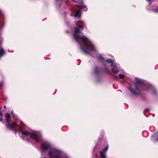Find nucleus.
<instances>
[{
	"label": "nucleus",
	"instance_id": "obj_1",
	"mask_svg": "<svg viewBox=\"0 0 158 158\" xmlns=\"http://www.w3.org/2000/svg\"><path fill=\"white\" fill-rule=\"evenodd\" d=\"M83 24L82 21L77 22L76 26L74 28L73 37L75 40L80 44V48L83 52L89 54V51H96V49L92 42L87 38L84 35H79L81 31L84 29Z\"/></svg>",
	"mask_w": 158,
	"mask_h": 158
},
{
	"label": "nucleus",
	"instance_id": "obj_2",
	"mask_svg": "<svg viewBox=\"0 0 158 158\" xmlns=\"http://www.w3.org/2000/svg\"><path fill=\"white\" fill-rule=\"evenodd\" d=\"M135 89H134L131 87L128 88L129 91L135 95H138L141 90H148L150 89L149 86L146 85L143 80L138 78H136L134 83Z\"/></svg>",
	"mask_w": 158,
	"mask_h": 158
},
{
	"label": "nucleus",
	"instance_id": "obj_3",
	"mask_svg": "<svg viewBox=\"0 0 158 158\" xmlns=\"http://www.w3.org/2000/svg\"><path fill=\"white\" fill-rule=\"evenodd\" d=\"M5 119L7 124H6V126L8 129H10L11 131H14L15 130L14 127L17 126V124L16 123L13 122L11 124L10 123L11 117L10 114L9 113H7L6 115Z\"/></svg>",
	"mask_w": 158,
	"mask_h": 158
},
{
	"label": "nucleus",
	"instance_id": "obj_4",
	"mask_svg": "<svg viewBox=\"0 0 158 158\" xmlns=\"http://www.w3.org/2000/svg\"><path fill=\"white\" fill-rule=\"evenodd\" d=\"M48 154L50 158H68L67 156H60V153L59 151L56 149H52L49 150ZM42 158H47L43 157Z\"/></svg>",
	"mask_w": 158,
	"mask_h": 158
},
{
	"label": "nucleus",
	"instance_id": "obj_5",
	"mask_svg": "<svg viewBox=\"0 0 158 158\" xmlns=\"http://www.w3.org/2000/svg\"><path fill=\"white\" fill-rule=\"evenodd\" d=\"M31 138L35 140L36 142H39L41 139V135L40 134L32 132L31 134Z\"/></svg>",
	"mask_w": 158,
	"mask_h": 158
},
{
	"label": "nucleus",
	"instance_id": "obj_6",
	"mask_svg": "<svg viewBox=\"0 0 158 158\" xmlns=\"http://www.w3.org/2000/svg\"><path fill=\"white\" fill-rule=\"evenodd\" d=\"M109 148V145L102 149V151L100 152V155L101 158H106V152Z\"/></svg>",
	"mask_w": 158,
	"mask_h": 158
},
{
	"label": "nucleus",
	"instance_id": "obj_7",
	"mask_svg": "<svg viewBox=\"0 0 158 158\" xmlns=\"http://www.w3.org/2000/svg\"><path fill=\"white\" fill-rule=\"evenodd\" d=\"M50 147V145L46 143H44L42 144L41 148L42 150V152H44L46 150L48 149Z\"/></svg>",
	"mask_w": 158,
	"mask_h": 158
},
{
	"label": "nucleus",
	"instance_id": "obj_8",
	"mask_svg": "<svg viewBox=\"0 0 158 158\" xmlns=\"http://www.w3.org/2000/svg\"><path fill=\"white\" fill-rule=\"evenodd\" d=\"M111 66L112 67V71L113 73H118V70L116 65L114 64L113 65V66Z\"/></svg>",
	"mask_w": 158,
	"mask_h": 158
},
{
	"label": "nucleus",
	"instance_id": "obj_9",
	"mask_svg": "<svg viewBox=\"0 0 158 158\" xmlns=\"http://www.w3.org/2000/svg\"><path fill=\"white\" fill-rule=\"evenodd\" d=\"M21 133L23 135L27 136L29 135V133L27 131L22 130L21 131Z\"/></svg>",
	"mask_w": 158,
	"mask_h": 158
},
{
	"label": "nucleus",
	"instance_id": "obj_10",
	"mask_svg": "<svg viewBox=\"0 0 158 158\" xmlns=\"http://www.w3.org/2000/svg\"><path fill=\"white\" fill-rule=\"evenodd\" d=\"M101 72V70L98 67H95L94 69V72L96 74H98L99 73H100Z\"/></svg>",
	"mask_w": 158,
	"mask_h": 158
},
{
	"label": "nucleus",
	"instance_id": "obj_11",
	"mask_svg": "<svg viewBox=\"0 0 158 158\" xmlns=\"http://www.w3.org/2000/svg\"><path fill=\"white\" fill-rule=\"evenodd\" d=\"M74 16L75 17H80L81 16L80 10H78L74 14Z\"/></svg>",
	"mask_w": 158,
	"mask_h": 158
},
{
	"label": "nucleus",
	"instance_id": "obj_12",
	"mask_svg": "<svg viewBox=\"0 0 158 158\" xmlns=\"http://www.w3.org/2000/svg\"><path fill=\"white\" fill-rule=\"evenodd\" d=\"M2 23L0 25V29H2L5 25V17L4 16L2 18Z\"/></svg>",
	"mask_w": 158,
	"mask_h": 158
},
{
	"label": "nucleus",
	"instance_id": "obj_13",
	"mask_svg": "<svg viewBox=\"0 0 158 158\" xmlns=\"http://www.w3.org/2000/svg\"><path fill=\"white\" fill-rule=\"evenodd\" d=\"M6 53V52L3 50V48H2L0 50V57L4 55Z\"/></svg>",
	"mask_w": 158,
	"mask_h": 158
},
{
	"label": "nucleus",
	"instance_id": "obj_14",
	"mask_svg": "<svg viewBox=\"0 0 158 158\" xmlns=\"http://www.w3.org/2000/svg\"><path fill=\"white\" fill-rule=\"evenodd\" d=\"M106 62L110 64V66H112L114 64V61L111 59H107L105 61Z\"/></svg>",
	"mask_w": 158,
	"mask_h": 158
},
{
	"label": "nucleus",
	"instance_id": "obj_15",
	"mask_svg": "<svg viewBox=\"0 0 158 158\" xmlns=\"http://www.w3.org/2000/svg\"><path fill=\"white\" fill-rule=\"evenodd\" d=\"M98 59L100 61H101L102 62H103L105 61L104 58L101 55H99L98 56Z\"/></svg>",
	"mask_w": 158,
	"mask_h": 158
},
{
	"label": "nucleus",
	"instance_id": "obj_16",
	"mask_svg": "<svg viewBox=\"0 0 158 158\" xmlns=\"http://www.w3.org/2000/svg\"><path fill=\"white\" fill-rule=\"evenodd\" d=\"M103 65L104 66V68L103 70L104 71L108 74L109 73H110V72L108 68L107 67H106V66L105 64H104Z\"/></svg>",
	"mask_w": 158,
	"mask_h": 158
},
{
	"label": "nucleus",
	"instance_id": "obj_17",
	"mask_svg": "<svg viewBox=\"0 0 158 158\" xmlns=\"http://www.w3.org/2000/svg\"><path fill=\"white\" fill-rule=\"evenodd\" d=\"M79 7L81 9H84L85 8H86V7L84 5H80L79 6Z\"/></svg>",
	"mask_w": 158,
	"mask_h": 158
},
{
	"label": "nucleus",
	"instance_id": "obj_18",
	"mask_svg": "<svg viewBox=\"0 0 158 158\" xmlns=\"http://www.w3.org/2000/svg\"><path fill=\"white\" fill-rule=\"evenodd\" d=\"M119 76V77L121 79H123L125 77V75L123 74H120Z\"/></svg>",
	"mask_w": 158,
	"mask_h": 158
},
{
	"label": "nucleus",
	"instance_id": "obj_19",
	"mask_svg": "<svg viewBox=\"0 0 158 158\" xmlns=\"http://www.w3.org/2000/svg\"><path fill=\"white\" fill-rule=\"evenodd\" d=\"M4 16V14L2 13V11L0 10V16L2 18Z\"/></svg>",
	"mask_w": 158,
	"mask_h": 158
},
{
	"label": "nucleus",
	"instance_id": "obj_20",
	"mask_svg": "<svg viewBox=\"0 0 158 158\" xmlns=\"http://www.w3.org/2000/svg\"><path fill=\"white\" fill-rule=\"evenodd\" d=\"M152 11L155 12H158V9H152Z\"/></svg>",
	"mask_w": 158,
	"mask_h": 158
},
{
	"label": "nucleus",
	"instance_id": "obj_21",
	"mask_svg": "<svg viewBox=\"0 0 158 158\" xmlns=\"http://www.w3.org/2000/svg\"><path fill=\"white\" fill-rule=\"evenodd\" d=\"M113 77H114V79H117L118 78V77L117 76L115 75L113 76Z\"/></svg>",
	"mask_w": 158,
	"mask_h": 158
},
{
	"label": "nucleus",
	"instance_id": "obj_22",
	"mask_svg": "<svg viewBox=\"0 0 158 158\" xmlns=\"http://www.w3.org/2000/svg\"><path fill=\"white\" fill-rule=\"evenodd\" d=\"M0 121L1 122H2L3 120V119L2 118V116H0Z\"/></svg>",
	"mask_w": 158,
	"mask_h": 158
},
{
	"label": "nucleus",
	"instance_id": "obj_23",
	"mask_svg": "<svg viewBox=\"0 0 158 158\" xmlns=\"http://www.w3.org/2000/svg\"><path fill=\"white\" fill-rule=\"evenodd\" d=\"M1 108L0 107V116H2V114L1 112Z\"/></svg>",
	"mask_w": 158,
	"mask_h": 158
},
{
	"label": "nucleus",
	"instance_id": "obj_24",
	"mask_svg": "<svg viewBox=\"0 0 158 158\" xmlns=\"http://www.w3.org/2000/svg\"><path fill=\"white\" fill-rule=\"evenodd\" d=\"M73 1L75 2H78V0H72Z\"/></svg>",
	"mask_w": 158,
	"mask_h": 158
},
{
	"label": "nucleus",
	"instance_id": "obj_25",
	"mask_svg": "<svg viewBox=\"0 0 158 158\" xmlns=\"http://www.w3.org/2000/svg\"><path fill=\"white\" fill-rule=\"evenodd\" d=\"M4 107L5 108H6V106H4Z\"/></svg>",
	"mask_w": 158,
	"mask_h": 158
},
{
	"label": "nucleus",
	"instance_id": "obj_26",
	"mask_svg": "<svg viewBox=\"0 0 158 158\" xmlns=\"http://www.w3.org/2000/svg\"><path fill=\"white\" fill-rule=\"evenodd\" d=\"M66 32H67V33H69V31H66Z\"/></svg>",
	"mask_w": 158,
	"mask_h": 158
},
{
	"label": "nucleus",
	"instance_id": "obj_27",
	"mask_svg": "<svg viewBox=\"0 0 158 158\" xmlns=\"http://www.w3.org/2000/svg\"><path fill=\"white\" fill-rule=\"evenodd\" d=\"M11 114H12L13 113V112L12 111H11Z\"/></svg>",
	"mask_w": 158,
	"mask_h": 158
},
{
	"label": "nucleus",
	"instance_id": "obj_28",
	"mask_svg": "<svg viewBox=\"0 0 158 158\" xmlns=\"http://www.w3.org/2000/svg\"><path fill=\"white\" fill-rule=\"evenodd\" d=\"M21 122V123H22L23 125H24V123H22V122Z\"/></svg>",
	"mask_w": 158,
	"mask_h": 158
}]
</instances>
